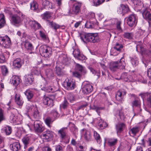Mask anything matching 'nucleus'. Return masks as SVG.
I'll return each instance as SVG.
<instances>
[{"label":"nucleus","mask_w":151,"mask_h":151,"mask_svg":"<svg viewBox=\"0 0 151 151\" xmlns=\"http://www.w3.org/2000/svg\"><path fill=\"white\" fill-rule=\"evenodd\" d=\"M81 38L84 42H90L95 43L98 42L100 39L98 34L96 33H89L81 36Z\"/></svg>","instance_id":"nucleus-1"},{"label":"nucleus","mask_w":151,"mask_h":151,"mask_svg":"<svg viewBox=\"0 0 151 151\" xmlns=\"http://www.w3.org/2000/svg\"><path fill=\"white\" fill-rule=\"evenodd\" d=\"M39 51L42 56L46 58H49L52 55V49L48 46L42 45L40 47Z\"/></svg>","instance_id":"nucleus-2"},{"label":"nucleus","mask_w":151,"mask_h":151,"mask_svg":"<svg viewBox=\"0 0 151 151\" xmlns=\"http://www.w3.org/2000/svg\"><path fill=\"white\" fill-rule=\"evenodd\" d=\"M125 66L124 62L120 61L119 62H114L110 63L109 68L111 71H114L119 68L121 69L124 68Z\"/></svg>","instance_id":"nucleus-3"},{"label":"nucleus","mask_w":151,"mask_h":151,"mask_svg":"<svg viewBox=\"0 0 151 151\" xmlns=\"http://www.w3.org/2000/svg\"><path fill=\"white\" fill-rule=\"evenodd\" d=\"M22 14L20 12L10 16L12 23L15 25H20L22 19L21 17Z\"/></svg>","instance_id":"nucleus-4"},{"label":"nucleus","mask_w":151,"mask_h":151,"mask_svg":"<svg viewBox=\"0 0 151 151\" xmlns=\"http://www.w3.org/2000/svg\"><path fill=\"white\" fill-rule=\"evenodd\" d=\"M0 44L5 48H9L11 45L10 38L7 35L4 37L0 36Z\"/></svg>","instance_id":"nucleus-5"},{"label":"nucleus","mask_w":151,"mask_h":151,"mask_svg":"<svg viewBox=\"0 0 151 151\" xmlns=\"http://www.w3.org/2000/svg\"><path fill=\"white\" fill-rule=\"evenodd\" d=\"M127 23L130 27L135 25L137 23V18L135 14L129 15L127 20Z\"/></svg>","instance_id":"nucleus-6"},{"label":"nucleus","mask_w":151,"mask_h":151,"mask_svg":"<svg viewBox=\"0 0 151 151\" xmlns=\"http://www.w3.org/2000/svg\"><path fill=\"white\" fill-rule=\"evenodd\" d=\"M142 15L143 18L148 21L149 26H151V14L148 11L147 8H144Z\"/></svg>","instance_id":"nucleus-7"},{"label":"nucleus","mask_w":151,"mask_h":151,"mask_svg":"<svg viewBox=\"0 0 151 151\" xmlns=\"http://www.w3.org/2000/svg\"><path fill=\"white\" fill-rule=\"evenodd\" d=\"M41 136L47 141H49L52 139L53 137V132L49 130H47L43 132Z\"/></svg>","instance_id":"nucleus-8"},{"label":"nucleus","mask_w":151,"mask_h":151,"mask_svg":"<svg viewBox=\"0 0 151 151\" xmlns=\"http://www.w3.org/2000/svg\"><path fill=\"white\" fill-rule=\"evenodd\" d=\"M123 46L122 45L116 43L115 46L111 50V54L114 56L117 55L120 52Z\"/></svg>","instance_id":"nucleus-9"},{"label":"nucleus","mask_w":151,"mask_h":151,"mask_svg":"<svg viewBox=\"0 0 151 151\" xmlns=\"http://www.w3.org/2000/svg\"><path fill=\"white\" fill-rule=\"evenodd\" d=\"M75 3L72 8V14H77L80 12V8L82 3L81 2H77L74 0Z\"/></svg>","instance_id":"nucleus-10"},{"label":"nucleus","mask_w":151,"mask_h":151,"mask_svg":"<svg viewBox=\"0 0 151 151\" xmlns=\"http://www.w3.org/2000/svg\"><path fill=\"white\" fill-rule=\"evenodd\" d=\"M34 127L35 131L41 133L44 130V129L40 124L39 120H37L34 123Z\"/></svg>","instance_id":"nucleus-11"},{"label":"nucleus","mask_w":151,"mask_h":151,"mask_svg":"<svg viewBox=\"0 0 151 151\" xmlns=\"http://www.w3.org/2000/svg\"><path fill=\"white\" fill-rule=\"evenodd\" d=\"M43 101L45 105H47L49 107H51L54 105L53 100L49 97L44 96Z\"/></svg>","instance_id":"nucleus-12"},{"label":"nucleus","mask_w":151,"mask_h":151,"mask_svg":"<svg viewBox=\"0 0 151 151\" xmlns=\"http://www.w3.org/2000/svg\"><path fill=\"white\" fill-rule=\"evenodd\" d=\"M126 94V92L124 91H119L116 94V98L118 101L122 102L124 96Z\"/></svg>","instance_id":"nucleus-13"},{"label":"nucleus","mask_w":151,"mask_h":151,"mask_svg":"<svg viewBox=\"0 0 151 151\" xmlns=\"http://www.w3.org/2000/svg\"><path fill=\"white\" fill-rule=\"evenodd\" d=\"M131 76H128L126 73H123L121 75V77L118 78H115V79L118 80L121 79L125 82H130L131 81Z\"/></svg>","instance_id":"nucleus-14"},{"label":"nucleus","mask_w":151,"mask_h":151,"mask_svg":"<svg viewBox=\"0 0 151 151\" xmlns=\"http://www.w3.org/2000/svg\"><path fill=\"white\" fill-rule=\"evenodd\" d=\"M67 129V127H63L58 131V134L62 139L65 138Z\"/></svg>","instance_id":"nucleus-15"},{"label":"nucleus","mask_w":151,"mask_h":151,"mask_svg":"<svg viewBox=\"0 0 151 151\" xmlns=\"http://www.w3.org/2000/svg\"><path fill=\"white\" fill-rule=\"evenodd\" d=\"M116 127L117 134L120 133L125 129V125L124 123H119L116 125Z\"/></svg>","instance_id":"nucleus-16"},{"label":"nucleus","mask_w":151,"mask_h":151,"mask_svg":"<svg viewBox=\"0 0 151 151\" xmlns=\"http://www.w3.org/2000/svg\"><path fill=\"white\" fill-rule=\"evenodd\" d=\"M19 77L16 76H13L10 79V82L13 85H19L21 82Z\"/></svg>","instance_id":"nucleus-17"},{"label":"nucleus","mask_w":151,"mask_h":151,"mask_svg":"<svg viewBox=\"0 0 151 151\" xmlns=\"http://www.w3.org/2000/svg\"><path fill=\"white\" fill-rule=\"evenodd\" d=\"M24 80L27 84H32L34 81V78L32 75L27 74L25 76Z\"/></svg>","instance_id":"nucleus-18"},{"label":"nucleus","mask_w":151,"mask_h":151,"mask_svg":"<svg viewBox=\"0 0 151 151\" xmlns=\"http://www.w3.org/2000/svg\"><path fill=\"white\" fill-rule=\"evenodd\" d=\"M10 147L11 150L13 151H18L20 149V146L18 142H15L11 144Z\"/></svg>","instance_id":"nucleus-19"},{"label":"nucleus","mask_w":151,"mask_h":151,"mask_svg":"<svg viewBox=\"0 0 151 151\" xmlns=\"http://www.w3.org/2000/svg\"><path fill=\"white\" fill-rule=\"evenodd\" d=\"M136 50L138 52H141L142 53H145V49L142 46L141 42H137L136 43Z\"/></svg>","instance_id":"nucleus-20"},{"label":"nucleus","mask_w":151,"mask_h":151,"mask_svg":"<svg viewBox=\"0 0 151 151\" xmlns=\"http://www.w3.org/2000/svg\"><path fill=\"white\" fill-rule=\"evenodd\" d=\"M83 130L85 131L83 136L85 140L87 141H91V132L89 130H86V129H83Z\"/></svg>","instance_id":"nucleus-21"},{"label":"nucleus","mask_w":151,"mask_h":151,"mask_svg":"<svg viewBox=\"0 0 151 151\" xmlns=\"http://www.w3.org/2000/svg\"><path fill=\"white\" fill-rule=\"evenodd\" d=\"M42 4L45 7H47V8L50 9L54 8V6H52V3L47 0H42Z\"/></svg>","instance_id":"nucleus-22"},{"label":"nucleus","mask_w":151,"mask_h":151,"mask_svg":"<svg viewBox=\"0 0 151 151\" xmlns=\"http://www.w3.org/2000/svg\"><path fill=\"white\" fill-rule=\"evenodd\" d=\"M47 24L50 26V27L56 30L57 29L60 28V26L53 21H50V20H47Z\"/></svg>","instance_id":"nucleus-23"},{"label":"nucleus","mask_w":151,"mask_h":151,"mask_svg":"<svg viewBox=\"0 0 151 151\" xmlns=\"http://www.w3.org/2000/svg\"><path fill=\"white\" fill-rule=\"evenodd\" d=\"M13 65L15 68H21L22 65L21 59L19 58H17L14 60L13 62Z\"/></svg>","instance_id":"nucleus-24"},{"label":"nucleus","mask_w":151,"mask_h":151,"mask_svg":"<svg viewBox=\"0 0 151 151\" xmlns=\"http://www.w3.org/2000/svg\"><path fill=\"white\" fill-rule=\"evenodd\" d=\"M52 14L48 11H46L41 15L43 19L46 20L47 23L48 19H50L51 17Z\"/></svg>","instance_id":"nucleus-25"},{"label":"nucleus","mask_w":151,"mask_h":151,"mask_svg":"<svg viewBox=\"0 0 151 151\" xmlns=\"http://www.w3.org/2000/svg\"><path fill=\"white\" fill-rule=\"evenodd\" d=\"M140 130V128L139 127H135L132 128L129 131V134H132L133 136H135Z\"/></svg>","instance_id":"nucleus-26"},{"label":"nucleus","mask_w":151,"mask_h":151,"mask_svg":"<svg viewBox=\"0 0 151 151\" xmlns=\"http://www.w3.org/2000/svg\"><path fill=\"white\" fill-rule=\"evenodd\" d=\"M6 23L5 17L3 14H0V28L4 26Z\"/></svg>","instance_id":"nucleus-27"},{"label":"nucleus","mask_w":151,"mask_h":151,"mask_svg":"<svg viewBox=\"0 0 151 151\" xmlns=\"http://www.w3.org/2000/svg\"><path fill=\"white\" fill-rule=\"evenodd\" d=\"M76 68L77 70L82 72L83 74L87 73V71L85 68L78 64L76 65Z\"/></svg>","instance_id":"nucleus-28"},{"label":"nucleus","mask_w":151,"mask_h":151,"mask_svg":"<svg viewBox=\"0 0 151 151\" xmlns=\"http://www.w3.org/2000/svg\"><path fill=\"white\" fill-rule=\"evenodd\" d=\"M10 119L11 122L12 123H18L19 121L18 116H15L13 114H12L10 116Z\"/></svg>","instance_id":"nucleus-29"},{"label":"nucleus","mask_w":151,"mask_h":151,"mask_svg":"<svg viewBox=\"0 0 151 151\" xmlns=\"http://www.w3.org/2000/svg\"><path fill=\"white\" fill-rule=\"evenodd\" d=\"M98 125L101 129H103L108 126V124L101 119H100L99 122L98 123Z\"/></svg>","instance_id":"nucleus-30"},{"label":"nucleus","mask_w":151,"mask_h":151,"mask_svg":"<svg viewBox=\"0 0 151 151\" xmlns=\"http://www.w3.org/2000/svg\"><path fill=\"white\" fill-rule=\"evenodd\" d=\"M117 140L116 139L111 138L108 139V145L110 146H113L116 144Z\"/></svg>","instance_id":"nucleus-31"},{"label":"nucleus","mask_w":151,"mask_h":151,"mask_svg":"<svg viewBox=\"0 0 151 151\" xmlns=\"http://www.w3.org/2000/svg\"><path fill=\"white\" fill-rule=\"evenodd\" d=\"M93 90V87L92 86H85V87L83 88V91L86 93H90Z\"/></svg>","instance_id":"nucleus-32"},{"label":"nucleus","mask_w":151,"mask_h":151,"mask_svg":"<svg viewBox=\"0 0 151 151\" xmlns=\"http://www.w3.org/2000/svg\"><path fill=\"white\" fill-rule=\"evenodd\" d=\"M24 93L29 101H30L33 97V94L32 92L29 90H27Z\"/></svg>","instance_id":"nucleus-33"},{"label":"nucleus","mask_w":151,"mask_h":151,"mask_svg":"<svg viewBox=\"0 0 151 151\" xmlns=\"http://www.w3.org/2000/svg\"><path fill=\"white\" fill-rule=\"evenodd\" d=\"M3 130L4 131L5 134L7 135H10L12 132V128L11 127L9 126H6L4 127Z\"/></svg>","instance_id":"nucleus-34"},{"label":"nucleus","mask_w":151,"mask_h":151,"mask_svg":"<svg viewBox=\"0 0 151 151\" xmlns=\"http://www.w3.org/2000/svg\"><path fill=\"white\" fill-rule=\"evenodd\" d=\"M93 136L97 143L100 144L101 142V138L99 134L96 131H94Z\"/></svg>","instance_id":"nucleus-35"},{"label":"nucleus","mask_w":151,"mask_h":151,"mask_svg":"<svg viewBox=\"0 0 151 151\" xmlns=\"http://www.w3.org/2000/svg\"><path fill=\"white\" fill-rule=\"evenodd\" d=\"M24 45L25 48L27 50H32L33 49L32 44L27 41L24 42Z\"/></svg>","instance_id":"nucleus-36"},{"label":"nucleus","mask_w":151,"mask_h":151,"mask_svg":"<svg viewBox=\"0 0 151 151\" xmlns=\"http://www.w3.org/2000/svg\"><path fill=\"white\" fill-rule=\"evenodd\" d=\"M53 121L54 120H53L50 117H47L45 120V122L46 124L49 127H51L50 124H52Z\"/></svg>","instance_id":"nucleus-37"},{"label":"nucleus","mask_w":151,"mask_h":151,"mask_svg":"<svg viewBox=\"0 0 151 151\" xmlns=\"http://www.w3.org/2000/svg\"><path fill=\"white\" fill-rule=\"evenodd\" d=\"M30 8L33 10H36L38 8V5L37 3L34 1L30 4Z\"/></svg>","instance_id":"nucleus-38"},{"label":"nucleus","mask_w":151,"mask_h":151,"mask_svg":"<svg viewBox=\"0 0 151 151\" xmlns=\"http://www.w3.org/2000/svg\"><path fill=\"white\" fill-rule=\"evenodd\" d=\"M15 102L19 106H22L23 104V101L20 99L19 96L17 97L16 94L15 97Z\"/></svg>","instance_id":"nucleus-39"},{"label":"nucleus","mask_w":151,"mask_h":151,"mask_svg":"<svg viewBox=\"0 0 151 151\" xmlns=\"http://www.w3.org/2000/svg\"><path fill=\"white\" fill-rule=\"evenodd\" d=\"M105 1V0H93V5L98 6Z\"/></svg>","instance_id":"nucleus-40"},{"label":"nucleus","mask_w":151,"mask_h":151,"mask_svg":"<svg viewBox=\"0 0 151 151\" xmlns=\"http://www.w3.org/2000/svg\"><path fill=\"white\" fill-rule=\"evenodd\" d=\"M1 73L4 76H6L8 73V70L7 67L5 65L1 66Z\"/></svg>","instance_id":"nucleus-41"},{"label":"nucleus","mask_w":151,"mask_h":151,"mask_svg":"<svg viewBox=\"0 0 151 151\" xmlns=\"http://www.w3.org/2000/svg\"><path fill=\"white\" fill-rule=\"evenodd\" d=\"M68 105V102L66 99H65L63 102L60 105V108L65 109L67 108Z\"/></svg>","instance_id":"nucleus-42"},{"label":"nucleus","mask_w":151,"mask_h":151,"mask_svg":"<svg viewBox=\"0 0 151 151\" xmlns=\"http://www.w3.org/2000/svg\"><path fill=\"white\" fill-rule=\"evenodd\" d=\"M33 116L35 118H38L39 117V114L38 111L37 107L33 110Z\"/></svg>","instance_id":"nucleus-43"},{"label":"nucleus","mask_w":151,"mask_h":151,"mask_svg":"<svg viewBox=\"0 0 151 151\" xmlns=\"http://www.w3.org/2000/svg\"><path fill=\"white\" fill-rule=\"evenodd\" d=\"M85 26L88 28H92L94 27V24L91 21H88L86 23Z\"/></svg>","instance_id":"nucleus-44"},{"label":"nucleus","mask_w":151,"mask_h":151,"mask_svg":"<svg viewBox=\"0 0 151 151\" xmlns=\"http://www.w3.org/2000/svg\"><path fill=\"white\" fill-rule=\"evenodd\" d=\"M124 37L128 39H132L133 37V34L132 33L126 32L124 34Z\"/></svg>","instance_id":"nucleus-45"},{"label":"nucleus","mask_w":151,"mask_h":151,"mask_svg":"<svg viewBox=\"0 0 151 151\" xmlns=\"http://www.w3.org/2000/svg\"><path fill=\"white\" fill-rule=\"evenodd\" d=\"M120 9L122 10V12L124 13L127 12L129 10V8L127 6H125L124 5H122Z\"/></svg>","instance_id":"nucleus-46"},{"label":"nucleus","mask_w":151,"mask_h":151,"mask_svg":"<svg viewBox=\"0 0 151 151\" xmlns=\"http://www.w3.org/2000/svg\"><path fill=\"white\" fill-rule=\"evenodd\" d=\"M70 130L73 132V134H75L78 132V129L74 124H72L70 127Z\"/></svg>","instance_id":"nucleus-47"},{"label":"nucleus","mask_w":151,"mask_h":151,"mask_svg":"<svg viewBox=\"0 0 151 151\" xmlns=\"http://www.w3.org/2000/svg\"><path fill=\"white\" fill-rule=\"evenodd\" d=\"M42 89L47 92H50L52 91V88H51V86H45L44 87H43Z\"/></svg>","instance_id":"nucleus-48"},{"label":"nucleus","mask_w":151,"mask_h":151,"mask_svg":"<svg viewBox=\"0 0 151 151\" xmlns=\"http://www.w3.org/2000/svg\"><path fill=\"white\" fill-rule=\"evenodd\" d=\"M35 108H36V106H35L32 104H28L26 106V108L28 110V111H32L35 109Z\"/></svg>","instance_id":"nucleus-49"},{"label":"nucleus","mask_w":151,"mask_h":151,"mask_svg":"<svg viewBox=\"0 0 151 151\" xmlns=\"http://www.w3.org/2000/svg\"><path fill=\"white\" fill-rule=\"evenodd\" d=\"M56 73L58 76H63L64 74L63 72H62L61 69V68L59 67H57L56 68Z\"/></svg>","instance_id":"nucleus-50"},{"label":"nucleus","mask_w":151,"mask_h":151,"mask_svg":"<svg viewBox=\"0 0 151 151\" xmlns=\"http://www.w3.org/2000/svg\"><path fill=\"white\" fill-rule=\"evenodd\" d=\"M4 120L5 117L4 115L3 111L2 109H0V124Z\"/></svg>","instance_id":"nucleus-51"},{"label":"nucleus","mask_w":151,"mask_h":151,"mask_svg":"<svg viewBox=\"0 0 151 151\" xmlns=\"http://www.w3.org/2000/svg\"><path fill=\"white\" fill-rule=\"evenodd\" d=\"M22 141L24 144H28L29 142V138L28 137H24L22 139Z\"/></svg>","instance_id":"nucleus-52"},{"label":"nucleus","mask_w":151,"mask_h":151,"mask_svg":"<svg viewBox=\"0 0 151 151\" xmlns=\"http://www.w3.org/2000/svg\"><path fill=\"white\" fill-rule=\"evenodd\" d=\"M73 54L74 55V57L76 58L81 54L79 50L78 49H76L75 50L73 51Z\"/></svg>","instance_id":"nucleus-53"},{"label":"nucleus","mask_w":151,"mask_h":151,"mask_svg":"<svg viewBox=\"0 0 151 151\" xmlns=\"http://www.w3.org/2000/svg\"><path fill=\"white\" fill-rule=\"evenodd\" d=\"M36 21L35 20H30L28 22V24L31 27H36Z\"/></svg>","instance_id":"nucleus-54"},{"label":"nucleus","mask_w":151,"mask_h":151,"mask_svg":"<svg viewBox=\"0 0 151 151\" xmlns=\"http://www.w3.org/2000/svg\"><path fill=\"white\" fill-rule=\"evenodd\" d=\"M46 73L48 77L52 76L53 75L52 71L51 69H47L46 71Z\"/></svg>","instance_id":"nucleus-55"},{"label":"nucleus","mask_w":151,"mask_h":151,"mask_svg":"<svg viewBox=\"0 0 151 151\" xmlns=\"http://www.w3.org/2000/svg\"><path fill=\"white\" fill-rule=\"evenodd\" d=\"M133 106H140V101L138 100H135L132 102Z\"/></svg>","instance_id":"nucleus-56"},{"label":"nucleus","mask_w":151,"mask_h":151,"mask_svg":"<svg viewBox=\"0 0 151 151\" xmlns=\"http://www.w3.org/2000/svg\"><path fill=\"white\" fill-rule=\"evenodd\" d=\"M131 62L132 64L134 66H136L138 63V61L137 59L135 60L133 58H131Z\"/></svg>","instance_id":"nucleus-57"},{"label":"nucleus","mask_w":151,"mask_h":151,"mask_svg":"<svg viewBox=\"0 0 151 151\" xmlns=\"http://www.w3.org/2000/svg\"><path fill=\"white\" fill-rule=\"evenodd\" d=\"M76 86H63L64 88L68 90L74 89Z\"/></svg>","instance_id":"nucleus-58"},{"label":"nucleus","mask_w":151,"mask_h":151,"mask_svg":"<svg viewBox=\"0 0 151 151\" xmlns=\"http://www.w3.org/2000/svg\"><path fill=\"white\" fill-rule=\"evenodd\" d=\"M67 83V85H75L74 82L72 81L71 80L68 79H66L65 81V83Z\"/></svg>","instance_id":"nucleus-59"},{"label":"nucleus","mask_w":151,"mask_h":151,"mask_svg":"<svg viewBox=\"0 0 151 151\" xmlns=\"http://www.w3.org/2000/svg\"><path fill=\"white\" fill-rule=\"evenodd\" d=\"M77 58L78 59L81 60H85L86 58V57L83 55L82 54H80L79 56H78Z\"/></svg>","instance_id":"nucleus-60"},{"label":"nucleus","mask_w":151,"mask_h":151,"mask_svg":"<svg viewBox=\"0 0 151 151\" xmlns=\"http://www.w3.org/2000/svg\"><path fill=\"white\" fill-rule=\"evenodd\" d=\"M56 151H63V147L60 145H56L55 146Z\"/></svg>","instance_id":"nucleus-61"},{"label":"nucleus","mask_w":151,"mask_h":151,"mask_svg":"<svg viewBox=\"0 0 151 151\" xmlns=\"http://www.w3.org/2000/svg\"><path fill=\"white\" fill-rule=\"evenodd\" d=\"M5 61V58L3 54L0 55V63H4Z\"/></svg>","instance_id":"nucleus-62"},{"label":"nucleus","mask_w":151,"mask_h":151,"mask_svg":"<svg viewBox=\"0 0 151 151\" xmlns=\"http://www.w3.org/2000/svg\"><path fill=\"white\" fill-rule=\"evenodd\" d=\"M43 151H51V149L48 146H44L42 148Z\"/></svg>","instance_id":"nucleus-63"},{"label":"nucleus","mask_w":151,"mask_h":151,"mask_svg":"<svg viewBox=\"0 0 151 151\" xmlns=\"http://www.w3.org/2000/svg\"><path fill=\"white\" fill-rule=\"evenodd\" d=\"M148 105V106L151 107V96H150L147 99Z\"/></svg>","instance_id":"nucleus-64"}]
</instances>
